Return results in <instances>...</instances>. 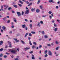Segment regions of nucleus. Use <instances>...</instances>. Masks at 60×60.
Instances as JSON below:
<instances>
[{
    "label": "nucleus",
    "instance_id": "nucleus-1",
    "mask_svg": "<svg viewBox=\"0 0 60 60\" xmlns=\"http://www.w3.org/2000/svg\"><path fill=\"white\" fill-rule=\"evenodd\" d=\"M11 52L13 54H16V50H13L11 51Z\"/></svg>",
    "mask_w": 60,
    "mask_h": 60
},
{
    "label": "nucleus",
    "instance_id": "nucleus-2",
    "mask_svg": "<svg viewBox=\"0 0 60 60\" xmlns=\"http://www.w3.org/2000/svg\"><path fill=\"white\" fill-rule=\"evenodd\" d=\"M48 54L49 56H52L53 55V53L51 52V51H49L48 52Z\"/></svg>",
    "mask_w": 60,
    "mask_h": 60
},
{
    "label": "nucleus",
    "instance_id": "nucleus-3",
    "mask_svg": "<svg viewBox=\"0 0 60 60\" xmlns=\"http://www.w3.org/2000/svg\"><path fill=\"white\" fill-rule=\"evenodd\" d=\"M29 13V10H26V11L25 12V14H28Z\"/></svg>",
    "mask_w": 60,
    "mask_h": 60
},
{
    "label": "nucleus",
    "instance_id": "nucleus-4",
    "mask_svg": "<svg viewBox=\"0 0 60 60\" xmlns=\"http://www.w3.org/2000/svg\"><path fill=\"white\" fill-rule=\"evenodd\" d=\"M17 14L18 15V16H20L21 15V14H20V13L19 12H17Z\"/></svg>",
    "mask_w": 60,
    "mask_h": 60
},
{
    "label": "nucleus",
    "instance_id": "nucleus-5",
    "mask_svg": "<svg viewBox=\"0 0 60 60\" xmlns=\"http://www.w3.org/2000/svg\"><path fill=\"white\" fill-rule=\"evenodd\" d=\"M30 49V48L29 47L28 48L27 47H26V48H24V51H26V50H28V49Z\"/></svg>",
    "mask_w": 60,
    "mask_h": 60
},
{
    "label": "nucleus",
    "instance_id": "nucleus-6",
    "mask_svg": "<svg viewBox=\"0 0 60 60\" xmlns=\"http://www.w3.org/2000/svg\"><path fill=\"white\" fill-rule=\"evenodd\" d=\"M49 3H51V2H52V3H55V2H54L52 0H49Z\"/></svg>",
    "mask_w": 60,
    "mask_h": 60
},
{
    "label": "nucleus",
    "instance_id": "nucleus-7",
    "mask_svg": "<svg viewBox=\"0 0 60 60\" xmlns=\"http://www.w3.org/2000/svg\"><path fill=\"white\" fill-rule=\"evenodd\" d=\"M8 42L9 45H10L9 46V47H11V42H10L8 41Z\"/></svg>",
    "mask_w": 60,
    "mask_h": 60
},
{
    "label": "nucleus",
    "instance_id": "nucleus-8",
    "mask_svg": "<svg viewBox=\"0 0 60 60\" xmlns=\"http://www.w3.org/2000/svg\"><path fill=\"white\" fill-rule=\"evenodd\" d=\"M32 57L31 58L32 59H35V58H34V56L33 54L32 55Z\"/></svg>",
    "mask_w": 60,
    "mask_h": 60
},
{
    "label": "nucleus",
    "instance_id": "nucleus-9",
    "mask_svg": "<svg viewBox=\"0 0 60 60\" xmlns=\"http://www.w3.org/2000/svg\"><path fill=\"white\" fill-rule=\"evenodd\" d=\"M14 40L16 41V42H19V40H18L17 39L14 38Z\"/></svg>",
    "mask_w": 60,
    "mask_h": 60
},
{
    "label": "nucleus",
    "instance_id": "nucleus-10",
    "mask_svg": "<svg viewBox=\"0 0 60 60\" xmlns=\"http://www.w3.org/2000/svg\"><path fill=\"white\" fill-rule=\"evenodd\" d=\"M37 26H38L39 27L41 26V24L40 22H38V24H37Z\"/></svg>",
    "mask_w": 60,
    "mask_h": 60
},
{
    "label": "nucleus",
    "instance_id": "nucleus-11",
    "mask_svg": "<svg viewBox=\"0 0 60 60\" xmlns=\"http://www.w3.org/2000/svg\"><path fill=\"white\" fill-rule=\"evenodd\" d=\"M3 41H0V45H3Z\"/></svg>",
    "mask_w": 60,
    "mask_h": 60
},
{
    "label": "nucleus",
    "instance_id": "nucleus-12",
    "mask_svg": "<svg viewBox=\"0 0 60 60\" xmlns=\"http://www.w3.org/2000/svg\"><path fill=\"white\" fill-rule=\"evenodd\" d=\"M6 29V27L4 26H3L2 27V29L3 30L5 31V29Z\"/></svg>",
    "mask_w": 60,
    "mask_h": 60
},
{
    "label": "nucleus",
    "instance_id": "nucleus-13",
    "mask_svg": "<svg viewBox=\"0 0 60 60\" xmlns=\"http://www.w3.org/2000/svg\"><path fill=\"white\" fill-rule=\"evenodd\" d=\"M25 26L26 25L25 24L22 25V28H25Z\"/></svg>",
    "mask_w": 60,
    "mask_h": 60
},
{
    "label": "nucleus",
    "instance_id": "nucleus-14",
    "mask_svg": "<svg viewBox=\"0 0 60 60\" xmlns=\"http://www.w3.org/2000/svg\"><path fill=\"white\" fill-rule=\"evenodd\" d=\"M29 44L30 45H32V44L31 43V41L30 40L29 41Z\"/></svg>",
    "mask_w": 60,
    "mask_h": 60
},
{
    "label": "nucleus",
    "instance_id": "nucleus-15",
    "mask_svg": "<svg viewBox=\"0 0 60 60\" xmlns=\"http://www.w3.org/2000/svg\"><path fill=\"white\" fill-rule=\"evenodd\" d=\"M36 12L37 13H38L40 12V11L39 9H38L36 10Z\"/></svg>",
    "mask_w": 60,
    "mask_h": 60
},
{
    "label": "nucleus",
    "instance_id": "nucleus-16",
    "mask_svg": "<svg viewBox=\"0 0 60 60\" xmlns=\"http://www.w3.org/2000/svg\"><path fill=\"white\" fill-rule=\"evenodd\" d=\"M35 8H32L31 9V11H34L35 10Z\"/></svg>",
    "mask_w": 60,
    "mask_h": 60
},
{
    "label": "nucleus",
    "instance_id": "nucleus-17",
    "mask_svg": "<svg viewBox=\"0 0 60 60\" xmlns=\"http://www.w3.org/2000/svg\"><path fill=\"white\" fill-rule=\"evenodd\" d=\"M30 27L31 29H32V24H30Z\"/></svg>",
    "mask_w": 60,
    "mask_h": 60
},
{
    "label": "nucleus",
    "instance_id": "nucleus-18",
    "mask_svg": "<svg viewBox=\"0 0 60 60\" xmlns=\"http://www.w3.org/2000/svg\"><path fill=\"white\" fill-rule=\"evenodd\" d=\"M19 2L20 4H23V3L22 2V1H21L19 0Z\"/></svg>",
    "mask_w": 60,
    "mask_h": 60
},
{
    "label": "nucleus",
    "instance_id": "nucleus-19",
    "mask_svg": "<svg viewBox=\"0 0 60 60\" xmlns=\"http://www.w3.org/2000/svg\"><path fill=\"white\" fill-rule=\"evenodd\" d=\"M21 42L23 44H25V43L24 41H23L22 40H21Z\"/></svg>",
    "mask_w": 60,
    "mask_h": 60
},
{
    "label": "nucleus",
    "instance_id": "nucleus-20",
    "mask_svg": "<svg viewBox=\"0 0 60 60\" xmlns=\"http://www.w3.org/2000/svg\"><path fill=\"white\" fill-rule=\"evenodd\" d=\"M4 7H6V8H7L8 7V6H6V5H4Z\"/></svg>",
    "mask_w": 60,
    "mask_h": 60
},
{
    "label": "nucleus",
    "instance_id": "nucleus-21",
    "mask_svg": "<svg viewBox=\"0 0 60 60\" xmlns=\"http://www.w3.org/2000/svg\"><path fill=\"white\" fill-rule=\"evenodd\" d=\"M24 14V12L23 11H22V15H23Z\"/></svg>",
    "mask_w": 60,
    "mask_h": 60
},
{
    "label": "nucleus",
    "instance_id": "nucleus-22",
    "mask_svg": "<svg viewBox=\"0 0 60 60\" xmlns=\"http://www.w3.org/2000/svg\"><path fill=\"white\" fill-rule=\"evenodd\" d=\"M14 7H15V8H17V6L16 5L14 4L13 5Z\"/></svg>",
    "mask_w": 60,
    "mask_h": 60
},
{
    "label": "nucleus",
    "instance_id": "nucleus-23",
    "mask_svg": "<svg viewBox=\"0 0 60 60\" xmlns=\"http://www.w3.org/2000/svg\"><path fill=\"white\" fill-rule=\"evenodd\" d=\"M41 33L43 34H45V33H44V31H42L41 32Z\"/></svg>",
    "mask_w": 60,
    "mask_h": 60
},
{
    "label": "nucleus",
    "instance_id": "nucleus-24",
    "mask_svg": "<svg viewBox=\"0 0 60 60\" xmlns=\"http://www.w3.org/2000/svg\"><path fill=\"white\" fill-rule=\"evenodd\" d=\"M28 35V33H26L25 35V36H24L25 37H26V36H27V35Z\"/></svg>",
    "mask_w": 60,
    "mask_h": 60
},
{
    "label": "nucleus",
    "instance_id": "nucleus-25",
    "mask_svg": "<svg viewBox=\"0 0 60 60\" xmlns=\"http://www.w3.org/2000/svg\"><path fill=\"white\" fill-rule=\"evenodd\" d=\"M59 49V47H57L56 48V50H58Z\"/></svg>",
    "mask_w": 60,
    "mask_h": 60
},
{
    "label": "nucleus",
    "instance_id": "nucleus-26",
    "mask_svg": "<svg viewBox=\"0 0 60 60\" xmlns=\"http://www.w3.org/2000/svg\"><path fill=\"white\" fill-rule=\"evenodd\" d=\"M57 28H55L54 29V31L55 32H56V31H57Z\"/></svg>",
    "mask_w": 60,
    "mask_h": 60
},
{
    "label": "nucleus",
    "instance_id": "nucleus-27",
    "mask_svg": "<svg viewBox=\"0 0 60 60\" xmlns=\"http://www.w3.org/2000/svg\"><path fill=\"white\" fill-rule=\"evenodd\" d=\"M31 33L33 34H35V32L34 31H31Z\"/></svg>",
    "mask_w": 60,
    "mask_h": 60
},
{
    "label": "nucleus",
    "instance_id": "nucleus-28",
    "mask_svg": "<svg viewBox=\"0 0 60 60\" xmlns=\"http://www.w3.org/2000/svg\"><path fill=\"white\" fill-rule=\"evenodd\" d=\"M3 56V54H2V53H1L0 54V57H2V56Z\"/></svg>",
    "mask_w": 60,
    "mask_h": 60
},
{
    "label": "nucleus",
    "instance_id": "nucleus-29",
    "mask_svg": "<svg viewBox=\"0 0 60 60\" xmlns=\"http://www.w3.org/2000/svg\"><path fill=\"white\" fill-rule=\"evenodd\" d=\"M18 4L20 7H22V5L21 4Z\"/></svg>",
    "mask_w": 60,
    "mask_h": 60
},
{
    "label": "nucleus",
    "instance_id": "nucleus-30",
    "mask_svg": "<svg viewBox=\"0 0 60 60\" xmlns=\"http://www.w3.org/2000/svg\"><path fill=\"white\" fill-rule=\"evenodd\" d=\"M48 13L49 14H51L52 13V12L51 11H50Z\"/></svg>",
    "mask_w": 60,
    "mask_h": 60
},
{
    "label": "nucleus",
    "instance_id": "nucleus-31",
    "mask_svg": "<svg viewBox=\"0 0 60 60\" xmlns=\"http://www.w3.org/2000/svg\"><path fill=\"white\" fill-rule=\"evenodd\" d=\"M14 20L15 22H17V20H16V18H14Z\"/></svg>",
    "mask_w": 60,
    "mask_h": 60
},
{
    "label": "nucleus",
    "instance_id": "nucleus-32",
    "mask_svg": "<svg viewBox=\"0 0 60 60\" xmlns=\"http://www.w3.org/2000/svg\"><path fill=\"white\" fill-rule=\"evenodd\" d=\"M3 50V48H1L0 49V51L1 52V51H2Z\"/></svg>",
    "mask_w": 60,
    "mask_h": 60
},
{
    "label": "nucleus",
    "instance_id": "nucleus-33",
    "mask_svg": "<svg viewBox=\"0 0 60 60\" xmlns=\"http://www.w3.org/2000/svg\"><path fill=\"white\" fill-rule=\"evenodd\" d=\"M55 43L56 44H58V42L57 41H55Z\"/></svg>",
    "mask_w": 60,
    "mask_h": 60
},
{
    "label": "nucleus",
    "instance_id": "nucleus-34",
    "mask_svg": "<svg viewBox=\"0 0 60 60\" xmlns=\"http://www.w3.org/2000/svg\"><path fill=\"white\" fill-rule=\"evenodd\" d=\"M25 2L26 3V4H29V2L27 1H25Z\"/></svg>",
    "mask_w": 60,
    "mask_h": 60
},
{
    "label": "nucleus",
    "instance_id": "nucleus-35",
    "mask_svg": "<svg viewBox=\"0 0 60 60\" xmlns=\"http://www.w3.org/2000/svg\"><path fill=\"white\" fill-rule=\"evenodd\" d=\"M33 44H34V45H37V44H36V42H33Z\"/></svg>",
    "mask_w": 60,
    "mask_h": 60
},
{
    "label": "nucleus",
    "instance_id": "nucleus-36",
    "mask_svg": "<svg viewBox=\"0 0 60 60\" xmlns=\"http://www.w3.org/2000/svg\"><path fill=\"white\" fill-rule=\"evenodd\" d=\"M32 3H30V4H29L28 6H30V5H32Z\"/></svg>",
    "mask_w": 60,
    "mask_h": 60
},
{
    "label": "nucleus",
    "instance_id": "nucleus-37",
    "mask_svg": "<svg viewBox=\"0 0 60 60\" xmlns=\"http://www.w3.org/2000/svg\"><path fill=\"white\" fill-rule=\"evenodd\" d=\"M11 7H9L8 8V10H11Z\"/></svg>",
    "mask_w": 60,
    "mask_h": 60
},
{
    "label": "nucleus",
    "instance_id": "nucleus-38",
    "mask_svg": "<svg viewBox=\"0 0 60 60\" xmlns=\"http://www.w3.org/2000/svg\"><path fill=\"white\" fill-rule=\"evenodd\" d=\"M4 58H6L7 57V56L6 55H5L4 56Z\"/></svg>",
    "mask_w": 60,
    "mask_h": 60
},
{
    "label": "nucleus",
    "instance_id": "nucleus-39",
    "mask_svg": "<svg viewBox=\"0 0 60 60\" xmlns=\"http://www.w3.org/2000/svg\"><path fill=\"white\" fill-rule=\"evenodd\" d=\"M29 35L30 36H32V34H31L29 33Z\"/></svg>",
    "mask_w": 60,
    "mask_h": 60
},
{
    "label": "nucleus",
    "instance_id": "nucleus-40",
    "mask_svg": "<svg viewBox=\"0 0 60 60\" xmlns=\"http://www.w3.org/2000/svg\"><path fill=\"white\" fill-rule=\"evenodd\" d=\"M8 48V45H6L5 46V49H7V48Z\"/></svg>",
    "mask_w": 60,
    "mask_h": 60
},
{
    "label": "nucleus",
    "instance_id": "nucleus-41",
    "mask_svg": "<svg viewBox=\"0 0 60 60\" xmlns=\"http://www.w3.org/2000/svg\"><path fill=\"white\" fill-rule=\"evenodd\" d=\"M33 53V51H30V52H29V53H30V54H32Z\"/></svg>",
    "mask_w": 60,
    "mask_h": 60
},
{
    "label": "nucleus",
    "instance_id": "nucleus-42",
    "mask_svg": "<svg viewBox=\"0 0 60 60\" xmlns=\"http://www.w3.org/2000/svg\"><path fill=\"white\" fill-rule=\"evenodd\" d=\"M40 9H42V5H41L40 6Z\"/></svg>",
    "mask_w": 60,
    "mask_h": 60
},
{
    "label": "nucleus",
    "instance_id": "nucleus-43",
    "mask_svg": "<svg viewBox=\"0 0 60 60\" xmlns=\"http://www.w3.org/2000/svg\"><path fill=\"white\" fill-rule=\"evenodd\" d=\"M40 23H41V24H42L43 23V21H40Z\"/></svg>",
    "mask_w": 60,
    "mask_h": 60
},
{
    "label": "nucleus",
    "instance_id": "nucleus-44",
    "mask_svg": "<svg viewBox=\"0 0 60 60\" xmlns=\"http://www.w3.org/2000/svg\"><path fill=\"white\" fill-rule=\"evenodd\" d=\"M10 21H11V20H8V21L7 23H10Z\"/></svg>",
    "mask_w": 60,
    "mask_h": 60
},
{
    "label": "nucleus",
    "instance_id": "nucleus-45",
    "mask_svg": "<svg viewBox=\"0 0 60 60\" xmlns=\"http://www.w3.org/2000/svg\"><path fill=\"white\" fill-rule=\"evenodd\" d=\"M40 0H39L38 1V2L37 3L38 4H39L40 3Z\"/></svg>",
    "mask_w": 60,
    "mask_h": 60
},
{
    "label": "nucleus",
    "instance_id": "nucleus-46",
    "mask_svg": "<svg viewBox=\"0 0 60 60\" xmlns=\"http://www.w3.org/2000/svg\"><path fill=\"white\" fill-rule=\"evenodd\" d=\"M45 38H48V36L45 35L44 36Z\"/></svg>",
    "mask_w": 60,
    "mask_h": 60
},
{
    "label": "nucleus",
    "instance_id": "nucleus-47",
    "mask_svg": "<svg viewBox=\"0 0 60 60\" xmlns=\"http://www.w3.org/2000/svg\"><path fill=\"white\" fill-rule=\"evenodd\" d=\"M47 51H48L47 50H46L45 52V54H46L47 53Z\"/></svg>",
    "mask_w": 60,
    "mask_h": 60
},
{
    "label": "nucleus",
    "instance_id": "nucleus-48",
    "mask_svg": "<svg viewBox=\"0 0 60 60\" xmlns=\"http://www.w3.org/2000/svg\"><path fill=\"white\" fill-rule=\"evenodd\" d=\"M25 21H26V22H28V20H27V19H25Z\"/></svg>",
    "mask_w": 60,
    "mask_h": 60
},
{
    "label": "nucleus",
    "instance_id": "nucleus-49",
    "mask_svg": "<svg viewBox=\"0 0 60 60\" xmlns=\"http://www.w3.org/2000/svg\"><path fill=\"white\" fill-rule=\"evenodd\" d=\"M14 60H19V59L18 58H15L14 59Z\"/></svg>",
    "mask_w": 60,
    "mask_h": 60
},
{
    "label": "nucleus",
    "instance_id": "nucleus-50",
    "mask_svg": "<svg viewBox=\"0 0 60 60\" xmlns=\"http://www.w3.org/2000/svg\"><path fill=\"white\" fill-rule=\"evenodd\" d=\"M32 49H34V45H33L32 46Z\"/></svg>",
    "mask_w": 60,
    "mask_h": 60
},
{
    "label": "nucleus",
    "instance_id": "nucleus-51",
    "mask_svg": "<svg viewBox=\"0 0 60 60\" xmlns=\"http://www.w3.org/2000/svg\"><path fill=\"white\" fill-rule=\"evenodd\" d=\"M47 46L49 47H50V46H51V45H50V44H48L47 45Z\"/></svg>",
    "mask_w": 60,
    "mask_h": 60
},
{
    "label": "nucleus",
    "instance_id": "nucleus-52",
    "mask_svg": "<svg viewBox=\"0 0 60 60\" xmlns=\"http://www.w3.org/2000/svg\"><path fill=\"white\" fill-rule=\"evenodd\" d=\"M49 18H50V19H52V16L49 15Z\"/></svg>",
    "mask_w": 60,
    "mask_h": 60
},
{
    "label": "nucleus",
    "instance_id": "nucleus-53",
    "mask_svg": "<svg viewBox=\"0 0 60 60\" xmlns=\"http://www.w3.org/2000/svg\"><path fill=\"white\" fill-rule=\"evenodd\" d=\"M48 56V54H46L45 55V57H47V56Z\"/></svg>",
    "mask_w": 60,
    "mask_h": 60
},
{
    "label": "nucleus",
    "instance_id": "nucleus-54",
    "mask_svg": "<svg viewBox=\"0 0 60 60\" xmlns=\"http://www.w3.org/2000/svg\"><path fill=\"white\" fill-rule=\"evenodd\" d=\"M57 21L59 23H60V20H57Z\"/></svg>",
    "mask_w": 60,
    "mask_h": 60
},
{
    "label": "nucleus",
    "instance_id": "nucleus-55",
    "mask_svg": "<svg viewBox=\"0 0 60 60\" xmlns=\"http://www.w3.org/2000/svg\"><path fill=\"white\" fill-rule=\"evenodd\" d=\"M39 47V48H41L42 47V46H41V45H40Z\"/></svg>",
    "mask_w": 60,
    "mask_h": 60
},
{
    "label": "nucleus",
    "instance_id": "nucleus-56",
    "mask_svg": "<svg viewBox=\"0 0 60 60\" xmlns=\"http://www.w3.org/2000/svg\"><path fill=\"white\" fill-rule=\"evenodd\" d=\"M25 29H26V30H27V29H28V28L27 27H25Z\"/></svg>",
    "mask_w": 60,
    "mask_h": 60
},
{
    "label": "nucleus",
    "instance_id": "nucleus-57",
    "mask_svg": "<svg viewBox=\"0 0 60 60\" xmlns=\"http://www.w3.org/2000/svg\"><path fill=\"white\" fill-rule=\"evenodd\" d=\"M53 14H54V13H52V14L51 15L52 17H53V16H54V15H53Z\"/></svg>",
    "mask_w": 60,
    "mask_h": 60
},
{
    "label": "nucleus",
    "instance_id": "nucleus-58",
    "mask_svg": "<svg viewBox=\"0 0 60 60\" xmlns=\"http://www.w3.org/2000/svg\"><path fill=\"white\" fill-rule=\"evenodd\" d=\"M29 2H32V1H33L34 0H29Z\"/></svg>",
    "mask_w": 60,
    "mask_h": 60
},
{
    "label": "nucleus",
    "instance_id": "nucleus-59",
    "mask_svg": "<svg viewBox=\"0 0 60 60\" xmlns=\"http://www.w3.org/2000/svg\"><path fill=\"white\" fill-rule=\"evenodd\" d=\"M41 40H42V38H40L38 39L39 41H41Z\"/></svg>",
    "mask_w": 60,
    "mask_h": 60
},
{
    "label": "nucleus",
    "instance_id": "nucleus-60",
    "mask_svg": "<svg viewBox=\"0 0 60 60\" xmlns=\"http://www.w3.org/2000/svg\"><path fill=\"white\" fill-rule=\"evenodd\" d=\"M11 27L12 28H13L14 27V26H11Z\"/></svg>",
    "mask_w": 60,
    "mask_h": 60
},
{
    "label": "nucleus",
    "instance_id": "nucleus-61",
    "mask_svg": "<svg viewBox=\"0 0 60 60\" xmlns=\"http://www.w3.org/2000/svg\"><path fill=\"white\" fill-rule=\"evenodd\" d=\"M12 13H15V12H14V11H12Z\"/></svg>",
    "mask_w": 60,
    "mask_h": 60
},
{
    "label": "nucleus",
    "instance_id": "nucleus-62",
    "mask_svg": "<svg viewBox=\"0 0 60 60\" xmlns=\"http://www.w3.org/2000/svg\"><path fill=\"white\" fill-rule=\"evenodd\" d=\"M12 4H16V3L15 2H13L12 3Z\"/></svg>",
    "mask_w": 60,
    "mask_h": 60
},
{
    "label": "nucleus",
    "instance_id": "nucleus-63",
    "mask_svg": "<svg viewBox=\"0 0 60 60\" xmlns=\"http://www.w3.org/2000/svg\"><path fill=\"white\" fill-rule=\"evenodd\" d=\"M56 9H58V6H57L56 7Z\"/></svg>",
    "mask_w": 60,
    "mask_h": 60
},
{
    "label": "nucleus",
    "instance_id": "nucleus-64",
    "mask_svg": "<svg viewBox=\"0 0 60 60\" xmlns=\"http://www.w3.org/2000/svg\"><path fill=\"white\" fill-rule=\"evenodd\" d=\"M46 15H42L43 17H46Z\"/></svg>",
    "mask_w": 60,
    "mask_h": 60
}]
</instances>
